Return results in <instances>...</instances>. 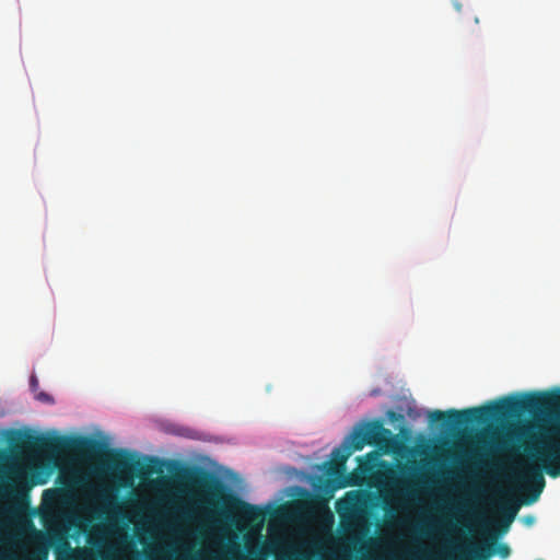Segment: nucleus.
Returning a JSON list of instances; mask_svg holds the SVG:
<instances>
[{
  "label": "nucleus",
  "instance_id": "9b49d317",
  "mask_svg": "<svg viewBox=\"0 0 560 560\" xmlns=\"http://www.w3.org/2000/svg\"><path fill=\"white\" fill-rule=\"evenodd\" d=\"M12 487L19 489L20 487H24L26 485V475L23 470L16 469L12 475Z\"/></svg>",
  "mask_w": 560,
  "mask_h": 560
},
{
  "label": "nucleus",
  "instance_id": "423d86ee",
  "mask_svg": "<svg viewBox=\"0 0 560 560\" xmlns=\"http://www.w3.org/2000/svg\"><path fill=\"white\" fill-rule=\"evenodd\" d=\"M56 560H88L90 551L86 548H72L66 537H59L55 545Z\"/></svg>",
  "mask_w": 560,
  "mask_h": 560
},
{
  "label": "nucleus",
  "instance_id": "6e6552de",
  "mask_svg": "<svg viewBox=\"0 0 560 560\" xmlns=\"http://www.w3.org/2000/svg\"><path fill=\"white\" fill-rule=\"evenodd\" d=\"M363 429L368 444L370 445L381 446L387 441L390 434V431L385 429L380 420L366 423Z\"/></svg>",
  "mask_w": 560,
  "mask_h": 560
},
{
  "label": "nucleus",
  "instance_id": "20e7f679",
  "mask_svg": "<svg viewBox=\"0 0 560 560\" xmlns=\"http://www.w3.org/2000/svg\"><path fill=\"white\" fill-rule=\"evenodd\" d=\"M352 453V450L348 447V443L343 442L340 446L332 450L331 459L324 464L327 479L324 480L319 490L328 499L332 497L335 491L355 485L352 476L346 474V463Z\"/></svg>",
  "mask_w": 560,
  "mask_h": 560
},
{
  "label": "nucleus",
  "instance_id": "f3484780",
  "mask_svg": "<svg viewBox=\"0 0 560 560\" xmlns=\"http://www.w3.org/2000/svg\"><path fill=\"white\" fill-rule=\"evenodd\" d=\"M317 501H318V499H317V498H312V499H311V501H310V503H311V504H313V503H315V502H317Z\"/></svg>",
  "mask_w": 560,
  "mask_h": 560
},
{
  "label": "nucleus",
  "instance_id": "4468645a",
  "mask_svg": "<svg viewBox=\"0 0 560 560\" xmlns=\"http://www.w3.org/2000/svg\"><path fill=\"white\" fill-rule=\"evenodd\" d=\"M517 509L518 506L517 505H514L512 508H509V506H504V510H506L509 512V518H508V522H511L514 517V515L516 514L517 512Z\"/></svg>",
  "mask_w": 560,
  "mask_h": 560
},
{
  "label": "nucleus",
  "instance_id": "2eb2a0df",
  "mask_svg": "<svg viewBox=\"0 0 560 560\" xmlns=\"http://www.w3.org/2000/svg\"><path fill=\"white\" fill-rule=\"evenodd\" d=\"M495 446H497L498 450H505L506 446H508V441L506 440L498 441L495 443Z\"/></svg>",
  "mask_w": 560,
  "mask_h": 560
},
{
  "label": "nucleus",
  "instance_id": "a211bd4d",
  "mask_svg": "<svg viewBox=\"0 0 560 560\" xmlns=\"http://www.w3.org/2000/svg\"><path fill=\"white\" fill-rule=\"evenodd\" d=\"M101 497H102V498H104V499H106V498H107V494H106L105 492H102V493H101Z\"/></svg>",
  "mask_w": 560,
  "mask_h": 560
},
{
  "label": "nucleus",
  "instance_id": "ddd939ff",
  "mask_svg": "<svg viewBox=\"0 0 560 560\" xmlns=\"http://www.w3.org/2000/svg\"><path fill=\"white\" fill-rule=\"evenodd\" d=\"M30 387L33 393H37L39 388V382L38 378L35 375H32L30 378Z\"/></svg>",
  "mask_w": 560,
  "mask_h": 560
},
{
  "label": "nucleus",
  "instance_id": "1a4fd4ad",
  "mask_svg": "<svg viewBox=\"0 0 560 560\" xmlns=\"http://www.w3.org/2000/svg\"><path fill=\"white\" fill-rule=\"evenodd\" d=\"M241 506L242 517L250 523L260 524L265 521L266 512L264 509L246 503L244 501H238Z\"/></svg>",
  "mask_w": 560,
  "mask_h": 560
},
{
  "label": "nucleus",
  "instance_id": "39448f33",
  "mask_svg": "<svg viewBox=\"0 0 560 560\" xmlns=\"http://www.w3.org/2000/svg\"><path fill=\"white\" fill-rule=\"evenodd\" d=\"M23 548L20 539L9 537L0 544V560H47L49 555V546L45 542L35 544L30 552L23 559L16 555V550Z\"/></svg>",
  "mask_w": 560,
  "mask_h": 560
},
{
  "label": "nucleus",
  "instance_id": "f257e3e1",
  "mask_svg": "<svg viewBox=\"0 0 560 560\" xmlns=\"http://www.w3.org/2000/svg\"><path fill=\"white\" fill-rule=\"evenodd\" d=\"M560 407V390L529 393L522 396L503 397L494 402L462 410L448 409L430 412L432 424L441 422L445 430L456 431L469 424H482L492 419L529 413L534 420L542 423L560 420L556 409Z\"/></svg>",
  "mask_w": 560,
  "mask_h": 560
},
{
  "label": "nucleus",
  "instance_id": "0eeeda50",
  "mask_svg": "<svg viewBox=\"0 0 560 560\" xmlns=\"http://www.w3.org/2000/svg\"><path fill=\"white\" fill-rule=\"evenodd\" d=\"M185 478L191 485L209 492L212 491L217 486V480L214 477L201 468L187 469L185 472Z\"/></svg>",
  "mask_w": 560,
  "mask_h": 560
},
{
  "label": "nucleus",
  "instance_id": "9d476101",
  "mask_svg": "<svg viewBox=\"0 0 560 560\" xmlns=\"http://www.w3.org/2000/svg\"><path fill=\"white\" fill-rule=\"evenodd\" d=\"M345 442L348 443V447L351 448L352 452L362 450L363 446L368 444L364 429L354 430Z\"/></svg>",
  "mask_w": 560,
  "mask_h": 560
},
{
  "label": "nucleus",
  "instance_id": "dca6fc26",
  "mask_svg": "<svg viewBox=\"0 0 560 560\" xmlns=\"http://www.w3.org/2000/svg\"><path fill=\"white\" fill-rule=\"evenodd\" d=\"M131 549V545L128 541H124L122 550Z\"/></svg>",
  "mask_w": 560,
  "mask_h": 560
},
{
  "label": "nucleus",
  "instance_id": "f8f14e48",
  "mask_svg": "<svg viewBox=\"0 0 560 560\" xmlns=\"http://www.w3.org/2000/svg\"><path fill=\"white\" fill-rule=\"evenodd\" d=\"M35 398L45 404H54V398L45 392H37Z\"/></svg>",
  "mask_w": 560,
  "mask_h": 560
},
{
  "label": "nucleus",
  "instance_id": "7ed1b4c3",
  "mask_svg": "<svg viewBox=\"0 0 560 560\" xmlns=\"http://www.w3.org/2000/svg\"><path fill=\"white\" fill-rule=\"evenodd\" d=\"M376 548L381 549V540L351 535L338 549L326 555L322 539L314 537L277 550L261 547L252 551L249 560H382L381 552H373Z\"/></svg>",
  "mask_w": 560,
  "mask_h": 560
},
{
  "label": "nucleus",
  "instance_id": "f03ea898",
  "mask_svg": "<svg viewBox=\"0 0 560 560\" xmlns=\"http://www.w3.org/2000/svg\"><path fill=\"white\" fill-rule=\"evenodd\" d=\"M8 442L13 448L31 450L49 455L74 453L81 456L104 457L107 466L119 475L132 474L140 466L135 454L121 448H107L102 441L89 436H45L14 430Z\"/></svg>",
  "mask_w": 560,
  "mask_h": 560
}]
</instances>
